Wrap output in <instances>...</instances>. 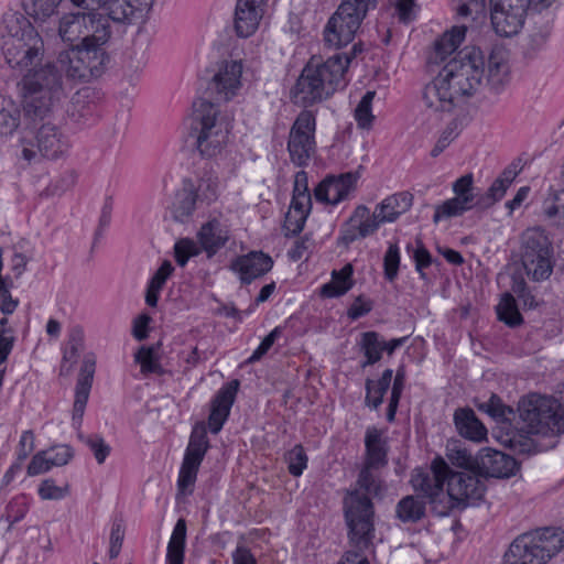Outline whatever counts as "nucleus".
<instances>
[{
    "instance_id": "1",
    "label": "nucleus",
    "mask_w": 564,
    "mask_h": 564,
    "mask_svg": "<svg viewBox=\"0 0 564 564\" xmlns=\"http://www.w3.org/2000/svg\"><path fill=\"white\" fill-rule=\"evenodd\" d=\"M365 447V463L355 487L348 489L343 498L345 522L350 528L352 542L360 546L369 543L373 531L376 512L372 499L381 498L386 491L384 481L380 478L378 469L388 463L386 441L377 427L367 429Z\"/></svg>"
},
{
    "instance_id": "2",
    "label": "nucleus",
    "mask_w": 564,
    "mask_h": 564,
    "mask_svg": "<svg viewBox=\"0 0 564 564\" xmlns=\"http://www.w3.org/2000/svg\"><path fill=\"white\" fill-rule=\"evenodd\" d=\"M484 56L477 47H465L445 63L425 85L422 100L434 112H451L473 96L482 83Z\"/></svg>"
},
{
    "instance_id": "3",
    "label": "nucleus",
    "mask_w": 564,
    "mask_h": 564,
    "mask_svg": "<svg viewBox=\"0 0 564 564\" xmlns=\"http://www.w3.org/2000/svg\"><path fill=\"white\" fill-rule=\"evenodd\" d=\"M351 57L337 53L325 62L312 57L291 89V100L301 107H310L329 98L346 84V72Z\"/></svg>"
},
{
    "instance_id": "4",
    "label": "nucleus",
    "mask_w": 564,
    "mask_h": 564,
    "mask_svg": "<svg viewBox=\"0 0 564 564\" xmlns=\"http://www.w3.org/2000/svg\"><path fill=\"white\" fill-rule=\"evenodd\" d=\"M65 97L62 69L54 62H46L22 77L23 110L29 121L53 118Z\"/></svg>"
},
{
    "instance_id": "5",
    "label": "nucleus",
    "mask_w": 564,
    "mask_h": 564,
    "mask_svg": "<svg viewBox=\"0 0 564 564\" xmlns=\"http://www.w3.org/2000/svg\"><path fill=\"white\" fill-rule=\"evenodd\" d=\"M518 416L520 421L514 425V431L508 432L503 441L510 447L527 445L528 434L564 433L562 404L553 398L534 393L527 395L519 402Z\"/></svg>"
},
{
    "instance_id": "6",
    "label": "nucleus",
    "mask_w": 564,
    "mask_h": 564,
    "mask_svg": "<svg viewBox=\"0 0 564 564\" xmlns=\"http://www.w3.org/2000/svg\"><path fill=\"white\" fill-rule=\"evenodd\" d=\"M191 135L202 156L214 158L227 144L231 119L221 115L217 105L199 99L193 105Z\"/></svg>"
},
{
    "instance_id": "7",
    "label": "nucleus",
    "mask_w": 564,
    "mask_h": 564,
    "mask_svg": "<svg viewBox=\"0 0 564 564\" xmlns=\"http://www.w3.org/2000/svg\"><path fill=\"white\" fill-rule=\"evenodd\" d=\"M564 546L561 528H543L518 536L505 554V564H546Z\"/></svg>"
},
{
    "instance_id": "8",
    "label": "nucleus",
    "mask_w": 564,
    "mask_h": 564,
    "mask_svg": "<svg viewBox=\"0 0 564 564\" xmlns=\"http://www.w3.org/2000/svg\"><path fill=\"white\" fill-rule=\"evenodd\" d=\"M30 133L21 139L22 158L28 162L40 159L57 160L63 158L70 148V142L62 129L52 121H30Z\"/></svg>"
},
{
    "instance_id": "9",
    "label": "nucleus",
    "mask_w": 564,
    "mask_h": 564,
    "mask_svg": "<svg viewBox=\"0 0 564 564\" xmlns=\"http://www.w3.org/2000/svg\"><path fill=\"white\" fill-rule=\"evenodd\" d=\"M105 44L72 45L58 53L57 64L68 79L88 83L93 78L101 76L106 69L109 56Z\"/></svg>"
},
{
    "instance_id": "10",
    "label": "nucleus",
    "mask_w": 564,
    "mask_h": 564,
    "mask_svg": "<svg viewBox=\"0 0 564 564\" xmlns=\"http://www.w3.org/2000/svg\"><path fill=\"white\" fill-rule=\"evenodd\" d=\"M90 6L88 12L65 14L58 22V35L64 42H76L78 45L107 43L110 37L108 20Z\"/></svg>"
},
{
    "instance_id": "11",
    "label": "nucleus",
    "mask_w": 564,
    "mask_h": 564,
    "mask_svg": "<svg viewBox=\"0 0 564 564\" xmlns=\"http://www.w3.org/2000/svg\"><path fill=\"white\" fill-rule=\"evenodd\" d=\"M521 260L534 281L547 279L553 271L552 242L542 228H529L521 238Z\"/></svg>"
},
{
    "instance_id": "12",
    "label": "nucleus",
    "mask_w": 564,
    "mask_h": 564,
    "mask_svg": "<svg viewBox=\"0 0 564 564\" xmlns=\"http://www.w3.org/2000/svg\"><path fill=\"white\" fill-rule=\"evenodd\" d=\"M367 12L365 6H359L352 0H343L325 26V43L335 48L350 43Z\"/></svg>"
},
{
    "instance_id": "13",
    "label": "nucleus",
    "mask_w": 564,
    "mask_h": 564,
    "mask_svg": "<svg viewBox=\"0 0 564 564\" xmlns=\"http://www.w3.org/2000/svg\"><path fill=\"white\" fill-rule=\"evenodd\" d=\"M490 19L495 32L503 37L517 35L524 25L527 17L541 18L533 13L530 0H490Z\"/></svg>"
},
{
    "instance_id": "14",
    "label": "nucleus",
    "mask_w": 564,
    "mask_h": 564,
    "mask_svg": "<svg viewBox=\"0 0 564 564\" xmlns=\"http://www.w3.org/2000/svg\"><path fill=\"white\" fill-rule=\"evenodd\" d=\"M316 119L312 111L302 110L293 122L288 140L291 161L305 166L316 152Z\"/></svg>"
},
{
    "instance_id": "15",
    "label": "nucleus",
    "mask_w": 564,
    "mask_h": 564,
    "mask_svg": "<svg viewBox=\"0 0 564 564\" xmlns=\"http://www.w3.org/2000/svg\"><path fill=\"white\" fill-rule=\"evenodd\" d=\"M485 485L478 475L470 470L453 471L449 469L447 479L448 506L437 510L438 516H447L454 508L464 509L482 498Z\"/></svg>"
},
{
    "instance_id": "16",
    "label": "nucleus",
    "mask_w": 564,
    "mask_h": 564,
    "mask_svg": "<svg viewBox=\"0 0 564 564\" xmlns=\"http://www.w3.org/2000/svg\"><path fill=\"white\" fill-rule=\"evenodd\" d=\"M3 33H2V54L13 53L15 51H26L31 47V43L37 40L40 47H44V42L29 21V19L20 12H8L2 19Z\"/></svg>"
},
{
    "instance_id": "17",
    "label": "nucleus",
    "mask_w": 564,
    "mask_h": 564,
    "mask_svg": "<svg viewBox=\"0 0 564 564\" xmlns=\"http://www.w3.org/2000/svg\"><path fill=\"white\" fill-rule=\"evenodd\" d=\"M455 196L435 206L433 221L462 216L464 213L477 207V196L474 194V177L471 173L457 178L453 184Z\"/></svg>"
},
{
    "instance_id": "18",
    "label": "nucleus",
    "mask_w": 564,
    "mask_h": 564,
    "mask_svg": "<svg viewBox=\"0 0 564 564\" xmlns=\"http://www.w3.org/2000/svg\"><path fill=\"white\" fill-rule=\"evenodd\" d=\"M449 467L442 457H436L431 463L429 469H416L412 475L411 484L415 491H419L429 498L437 512V498L443 496V487L447 482Z\"/></svg>"
},
{
    "instance_id": "19",
    "label": "nucleus",
    "mask_w": 564,
    "mask_h": 564,
    "mask_svg": "<svg viewBox=\"0 0 564 564\" xmlns=\"http://www.w3.org/2000/svg\"><path fill=\"white\" fill-rule=\"evenodd\" d=\"M269 0H237L234 13V31L238 37L253 35L268 12Z\"/></svg>"
},
{
    "instance_id": "20",
    "label": "nucleus",
    "mask_w": 564,
    "mask_h": 564,
    "mask_svg": "<svg viewBox=\"0 0 564 564\" xmlns=\"http://www.w3.org/2000/svg\"><path fill=\"white\" fill-rule=\"evenodd\" d=\"M242 72L241 61H221L212 78L210 88L219 99L225 101L232 99L242 87Z\"/></svg>"
},
{
    "instance_id": "21",
    "label": "nucleus",
    "mask_w": 564,
    "mask_h": 564,
    "mask_svg": "<svg viewBox=\"0 0 564 564\" xmlns=\"http://www.w3.org/2000/svg\"><path fill=\"white\" fill-rule=\"evenodd\" d=\"M357 180L358 175L351 172L338 176H326L314 189L315 199L319 203L337 205L355 189Z\"/></svg>"
},
{
    "instance_id": "22",
    "label": "nucleus",
    "mask_w": 564,
    "mask_h": 564,
    "mask_svg": "<svg viewBox=\"0 0 564 564\" xmlns=\"http://www.w3.org/2000/svg\"><path fill=\"white\" fill-rule=\"evenodd\" d=\"M476 464L481 474L495 478H509L518 468L513 457L492 448H482Z\"/></svg>"
},
{
    "instance_id": "23",
    "label": "nucleus",
    "mask_w": 564,
    "mask_h": 564,
    "mask_svg": "<svg viewBox=\"0 0 564 564\" xmlns=\"http://www.w3.org/2000/svg\"><path fill=\"white\" fill-rule=\"evenodd\" d=\"M272 267V258L262 251H251L240 256L230 265L231 270L239 274L240 281L246 284L264 275Z\"/></svg>"
},
{
    "instance_id": "24",
    "label": "nucleus",
    "mask_w": 564,
    "mask_h": 564,
    "mask_svg": "<svg viewBox=\"0 0 564 564\" xmlns=\"http://www.w3.org/2000/svg\"><path fill=\"white\" fill-rule=\"evenodd\" d=\"M239 384V380H231L229 383L225 384L213 399L210 414L208 417L209 430L213 434H217L227 421L230 414V409L235 402Z\"/></svg>"
},
{
    "instance_id": "25",
    "label": "nucleus",
    "mask_w": 564,
    "mask_h": 564,
    "mask_svg": "<svg viewBox=\"0 0 564 564\" xmlns=\"http://www.w3.org/2000/svg\"><path fill=\"white\" fill-rule=\"evenodd\" d=\"M96 360L94 356H86L83 360L82 368L78 375L76 388H75V400L73 408V424L79 426L83 421L85 408L89 398L94 373H95Z\"/></svg>"
},
{
    "instance_id": "26",
    "label": "nucleus",
    "mask_w": 564,
    "mask_h": 564,
    "mask_svg": "<svg viewBox=\"0 0 564 564\" xmlns=\"http://www.w3.org/2000/svg\"><path fill=\"white\" fill-rule=\"evenodd\" d=\"M509 83L508 53L502 47L491 50L487 62V85L499 93Z\"/></svg>"
},
{
    "instance_id": "27",
    "label": "nucleus",
    "mask_w": 564,
    "mask_h": 564,
    "mask_svg": "<svg viewBox=\"0 0 564 564\" xmlns=\"http://www.w3.org/2000/svg\"><path fill=\"white\" fill-rule=\"evenodd\" d=\"M197 237L202 249L210 258L229 240V230L218 219H212L200 227Z\"/></svg>"
},
{
    "instance_id": "28",
    "label": "nucleus",
    "mask_w": 564,
    "mask_h": 564,
    "mask_svg": "<svg viewBox=\"0 0 564 564\" xmlns=\"http://www.w3.org/2000/svg\"><path fill=\"white\" fill-rule=\"evenodd\" d=\"M466 30L464 25L453 26L437 39L432 53L429 55V64L444 63L451 55L456 53V50L465 40Z\"/></svg>"
},
{
    "instance_id": "29",
    "label": "nucleus",
    "mask_w": 564,
    "mask_h": 564,
    "mask_svg": "<svg viewBox=\"0 0 564 564\" xmlns=\"http://www.w3.org/2000/svg\"><path fill=\"white\" fill-rule=\"evenodd\" d=\"M31 44V47H29L26 51L19 52L15 51V47H13V53L3 55L9 66L23 73V75L29 74L34 69L40 68V66L44 65V47H40V44H37V40H35V42Z\"/></svg>"
},
{
    "instance_id": "30",
    "label": "nucleus",
    "mask_w": 564,
    "mask_h": 564,
    "mask_svg": "<svg viewBox=\"0 0 564 564\" xmlns=\"http://www.w3.org/2000/svg\"><path fill=\"white\" fill-rule=\"evenodd\" d=\"M519 171L518 164L516 163L506 167L501 175L494 181L487 193L478 197L477 207L480 209H487L499 202L517 177Z\"/></svg>"
},
{
    "instance_id": "31",
    "label": "nucleus",
    "mask_w": 564,
    "mask_h": 564,
    "mask_svg": "<svg viewBox=\"0 0 564 564\" xmlns=\"http://www.w3.org/2000/svg\"><path fill=\"white\" fill-rule=\"evenodd\" d=\"M454 423L459 435L467 440L481 442L487 436V429L469 408L457 409L454 413Z\"/></svg>"
},
{
    "instance_id": "32",
    "label": "nucleus",
    "mask_w": 564,
    "mask_h": 564,
    "mask_svg": "<svg viewBox=\"0 0 564 564\" xmlns=\"http://www.w3.org/2000/svg\"><path fill=\"white\" fill-rule=\"evenodd\" d=\"M142 0H101L97 9L106 11L109 19L118 23H127L141 10Z\"/></svg>"
},
{
    "instance_id": "33",
    "label": "nucleus",
    "mask_w": 564,
    "mask_h": 564,
    "mask_svg": "<svg viewBox=\"0 0 564 564\" xmlns=\"http://www.w3.org/2000/svg\"><path fill=\"white\" fill-rule=\"evenodd\" d=\"M413 203V195L400 192L383 199L378 206V217L386 223L394 221L401 214L408 212Z\"/></svg>"
},
{
    "instance_id": "34",
    "label": "nucleus",
    "mask_w": 564,
    "mask_h": 564,
    "mask_svg": "<svg viewBox=\"0 0 564 564\" xmlns=\"http://www.w3.org/2000/svg\"><path fill=\"white\" fill-rule=\"evenodd\" d=\"M354 268L350 263L345 264L340 270L332 272V280L321 288V295L324 297H338L346 294L354 285Z\"/></svg>"
},
{
    "instance_id": "35",
    "label": "nucleus",
    "mask_w": 564,
    "mask_h": 564,
    "mask_svg": "<svg viewBox=\"0 0 564 564\" xmlns=\"http://www.w3.org/2000/svg\"><path fill=\"white\" fill-rule=\"evenodd\" d=\"M425 501L417 496H405L395 506V517L403 523H416L425 517Z\"/></svg>"
},
{
    "instance_id": "36",
    "label": "nucleus",
    "mask_w": 564,
    "mask_h": 564,
    "mask_svg": "<svg viewBox=\"0 0 564 564\" xmlns=\"http://www.w3.org/2000/svg\"><path fill=\"white\" fill-rule=\"evenodd\" d=\"M392 375L393 371L391 369H386L378 380H366L365 403L367 406L377 410L381 405L383 397L390 387Z\"/></svg>"
},
{
    "instance_id": "37",
    "label": "nucleus",
    "mask_w": 564,
    "mask_h": 564,
    "mask_svg": "<svg viewBox=\"0 0 564 564\" xmlns=\"http://www.w3.org/2000/svg\"><path fill=\"white\" fill-rule=\"evenodd\" d=\"M186 542V521L177 520L170 538L166 551V564H183Z\"/></svg>"
},
{
    "instance_id": "38",
    "label": "nucleus",
    "mask_w": 564,
    "mask_h": 564,
    "mask_svg": "<svg viewBox=\"0 0 564 564\" xmlns=\"http://www.w3.org/2000/svg\"><path fill=\"white\" fill-rule=\"evenodd\" d=\"M21 111L17 102L0 97V135H11L20 126Z\"/></svg>"
},
{
    "instance_id": "39",
    "label": "nucleus",
    "mask_w": 564,
    "mask_h": 564,
    "mask_svg": "<svg viewBox=\"0 0 564 564\" xmlns=\"http://www.w3.org/2000/svg\"><path fill=\"white\" fill-rule=\"evenodd\" d=\"M479 409L501 422L502 430H506V434L512 430L514 431V424L512 422L516 420V412L512 408L505 405L497 395H491L489 401L482 403Z\"/></svg>"
},
{
    "instance_id": "40",
    "label": "nucleus",
    "mask_w": 564,
    "mask_h": 564,
    "mask_svg": "<svg viewBox=\"0 0 564 564\" xmlns=\"http://www.w3.org/2000/svg\"><path fill=\"white\" fill-rule=\"evenodd\" d=\"M197 199L194 184L191 181L185 182L184 187L176 194L173 203L174 218L183 221L193 213Z\"/></svg>"
},
{
    "instance_id": "41",
    "label": "nucleus",
    "mask_w": 564,
    "mask_h": 564,
    "mask_svg": "<svg viewBox=\"0 0 564 564\" xmlns=\"http://www.w3.org/2000/svg\"><path fill=\"white\" fill-rule=\"evenodd\" d=\"M557 0H530L532 12L540 13L543 20L541 25L535 28L531 33L532 41L536 44L543 43L550 35L551 20L550 12L547 10Z\"/></svg>"
},
{
    "instance_id": "42",
    "label": "nucleus",
    "mask_w": 564,
    "mask_h": 564,
    "mask_svg": "<svg viewBox=\"0 0 564 564\" xmlns=\"http://www.w3.org/2000/svg\"><path fill=\"white\" fill-rule=\"evenodd\" d=\"M174 268L169 260L163 261L161 267L156 270V272L151 278L149 285L147 288L145 293V303L149 306L155 307L159 301V295L161 290L163 289L166 280L173 273Z\"/></svg>"
},
{
    "instance_id": "43",
    "label": "nucleus",
    "mask_w": 564,
    "mask_h": 564,
    "mask_svg": "<svg viewBox=\"0 0 564 564\" xmlns=\"http://www.w3.org/2000/svg\"><path fill=\"white\" fill-rule=\"evenodd\" d=\"M63 0H23L24 11L36 22H46L57 13Z\"/></svg>"
},
{
    "instance_id": "44",
    "label": "nucleus",
    "mask_w": 564,
    "mask_h": 564,
    "mask_svg": "<svg viewBox=\"0 0 564 564\" xmlns=\"http://www.w3.org/2000/svg\"><path fill=\"white\" fill-rule=\"evenodd\" d=\"M542 215L558 226H564V189L547 194L542 203Z\"/></svg>"
},
{
    "instance_id": "45",
    "label": "nucleus",
    "mask_w": 564,
    "mask_h": 564,
    "mask_svg": "<svg viewBox=\"0 0 564 564\" xmlns=\"http://www.w3.org/2000/svg\"><path fill=\"white\" fill-rule=\"evenodd\" d=\"M67 116L74 123L86 126L94 119V107L86 100V96L78 93L72 98Z\"/></svg>"
},
{
    "instance_id": "46",
    "label": "nucleus",
    "mask_w": 564,
    "mask_h": 564,
    "mask_svg": "<svg viewBox=\"0 0 564 564\" xmlns=\"http://www.w3.org/2000/svg\"><path fill=\"white\" fill-rule=\"evenodd\" d=\"M195 194L200 202L210 204L215 202L219 194V180L212 170H205L199 177Z\"/></svg>"
},
{
    "instance_id": "47",
    "label": "nucleus",
    "mask_w": 564,
    "mask_h": 564,
    "mask_svg": "<svg viewBox=\"0 0 564 564\" xmlns=\"http://www.w3.org/2000/svg\"><path fill=\"white\" fill-rule=\"evenodd\" d=\"M208 448V440L204 425H196L191 434L184 458L202 463Z\"/></svg>"
},
{
    "instance_id": "48",
    "label": "nucleus",
    "mask_w": 564,
    "mask_h": 564,
    "mask_svg": "<svg viewBox=\"0 0 564 564\" xmlns=\"http://www.w3.org/2000/svg\"><path fill=\"white\" fill-rule=\"evenodd\" d=\"M361 350L365 354L366 360L362 367H367L378 362L381 359L383 351V340L377 332H366L361 335L360 340Z\"/></svg>"
},
{
    "instance_id": "49",
    "label": "nucleus",
    "mask_w": 564,
    "mask_h": 564,
    "mask_svg": "<svg viewBox=\"0 0 564 564\" xmlns=\"http://www.w3.org/2000/svg\"><path fill=\"white\" fill-rule=\"evenodd\" d=\"M352 220L359 224V235L362 238H366L372 235L384 220H381L378 217V210L376 209L373 214H370V210L365 205H360L356 207L352 213Z\"/></svg>"
},
{
    "instance_id": "50",
    "label": "nucleus",
    "mask_w": 564,
    "mask_h": 564,
    "mask_svg": "<svg viewBox=\"0 0 564 564\" xmlns=\"http://www.w3.org/2000/svg\"><path fill=\"white\" fill-rule=\"evenodd\" d=\"M498 318L510 327H517L523 323L514 297L510 293L503 294L497 305Z\"/></svg>"
},
{
    "instance_id": "51",
    "label": "nucleus",
    "mask_w": 564,
    "mask_h": 564,
    "mask_svg": "<svg viewBox=\"0 0 564 564\" xmlns=\"http://www.w3.org/2000/svg\"><path fill=\"white\" fill-rule=\"evenodd\" d=\"M200 464L202 463L199 462L186 458L183 459L177 479V489L180 494L184 496L193 494Z\"/></svg>"
},
{
    "instance_id": "52",
    "label": "nucleus",
    "mask_w": 564,
    "mask_h": 564,
    "mask_svg": "<svg viewBox=\"0 0 564 564\" xmlns=\"http://www.w3.org/2000/svg\"><path fill=\"white\" fill-rule=\"evenodd\" d=\"M347 535L350 550L346 551L338 564H370L365 552L369 551L373 546L375 530L371 533L369 543L366 546L357 545L352 542L350 536V528L346 523Z\"/></svg>"
},
{
    "instance_id": "53",
    "label": "nucleus",
    "mask_w": 564,
    "mask_h": 564,
    "mask_svg": "<svg viewBox=\"0 0 564 564\" xmlns=\"http://www.w3.org/2000/svg\"><path fill=\"white\" fill-rule=\"evenodd\" d=\"M376 91H367L355 109V120L357 126L361 129H370L372 127L375 116L372 115V101Z\"/></svg>"
},
{
    "instance_id": "54",
    "label": "nucleus",
    "mask_w": 564,
    "mask_h": 564,
    "mask_svg": "<svg viewBox=\"0 0 564 564\" xmlns=\"http://www.w3.org/2000/svg\"><path fill=\"white\" fill-rule=\"evenodd\" d=\"M3 250L0 247V311L4 315L12 314L18 305L19 300L13 299L11 295V285L12 283H8V281L2 276V269H3V259H2Z\"/></svg>"
},
{
    "instance_id": "55",
    "label": "nucleus",
    "mask_w": 564,
    "mask_h": 564,
    "mask_svg": "<svg viewBox=\"0 0 564 564\" xmlns=\"http://www.w3.org/2000/svg\"><path fill=\"white\" fill-rule=\"evenodd\" d=\"M404 384H405V370L403 367H400L397 370V373H395V377L393 380L391 397H390L389 405L387 409V420L389 422L394 421L399 401H400L402 391L404 389Z\"/></svg>"
},
{
    "instance_id": "56",
    "label": "nucleus",
    "mask_w": 564,
    "mask_h": 564,
    "mask_svg": "<svg viewBox=\"0 0 564 564\" xmlns=\"http://www.w3.org/2000/svg\"><path fill=\"white\" fill-rule=\"evenodd\" d=\"M134 359L140 364L143 375L162 372V367L153 347L142 346L135 354Z\"/></svg>"
},
{
    "instance_id": "57",
    "label": "nucleus",
    "mask_w": 564,
    "mask_h": 564,
    "mask_svg": "<svg viewBox=\"0 0 564 564\" xmlns=\"http://www.w3.org/2000/svg\"><path fill=\"white\" fill-rule=\"evenodd\" d=\"M400 250L397 243H390L383 257V273L389 282H393L399 272Z\"/></svg>"
},
{
    "instance_id": "58",
    "label": "nucleus",
    "mask_w": 564,
    "mask_h": 564,
    "mask_svg": "<svg viewBox=\"0 0 564 564\" xmlns=\"http://www.w3.org/2000/svg\"><path fill=\"white\" fill-rule=\"evenodd\" d=\"M79 438L93 452L97 463L104 464L111 451L110 446L106 443V441L98 434H91L87 436L79 434Z\"/></svg>"
},
{
    "instance_id": "59",
    "label": "nucleus",
    "mask_w": 564,
    "mask_h": 564,
    "mask_svg": "<svg viewBox=\"0 0 564 564\" xmlns=\"http://www.w3.org/2000/svg\"><path fill=\"white\" fill-rule=\"evenodd\" d=\"M288 468L292 476L299 477L307 465V456L302 445H295L286 454Z\"/></svg>"
},
{
    "instance_id": "60",
    "label": "nucleus",
    "mask_w": 564,
    "mask_h": 564,
    "mask_svg": "<svg viewBox=\"0 0 564 564\" xmlns=\"http://www.w3.org/2000/svg\"><path fill=\"white\" fill-rule=\"evenodd\" d=\"M457 14L476 20L485 12V0H454Z\"/></svg>"
},
{
    "instance_id": "61",
    "label": "nucleus",
    "mask_w": 564,
    "mask_h": 564,
    "mask_svg": "<svg viewBox=\"0 0 564 564\" xmlns=\"http://www.w3.org/2000/svg\"><path fill=\"white\" fill-rule=\"evenodd\" d=\"M200 248L191 239H181L174 246L175 260L178 265L184 267L188 259L198 256Z\"/></svg>"
},
{
    "instance_id": "62",
    "label": "nucleus",
    "mask_w": 564,
    "mask_h": 564,
    "mask_svg": "<svg viewBox=\"0 0 564 564\" xmlns=\"http://www.w3.org/2000/svg\"><path fill=\"white\" fill-rule=\"evenodd\" d=\"M459 134L456 121H451L442 131L434 148L431 150V156L437 158Z\"/></svg>"
},
{
    "instance_id": "63",
    "label": "nucleus",
    "mask_w": 564,
    "mask_h": 564,
    "mask_svg": "<svg viewBox=\"0 0 564 564\" xmlns=\"http://www.w3.org/2000/svg\"><path fill=\"white\" fill-rule=\"evenodd\" d=\"M68 494V486L58 487L53 479H45L39 487V496L43 500H59Z\"/></svg>"
},
{
    "instance_id": "64",
    "label": "nucleus",
    "mask_w": 564,
    "mask_h": 564,
    "mask_svg": "<svg viewBox=\"0 0 564 564\" xmlns=\"http://www.w3.org/2000/svg\"><path fill=\"white\" fill-rule=\"evenodd\" d=\"M48 454V451H42L32 457L28 466L29 476L44 474L53 467L50 463V457H47Z\"/></svg>"
}]
</instances>
